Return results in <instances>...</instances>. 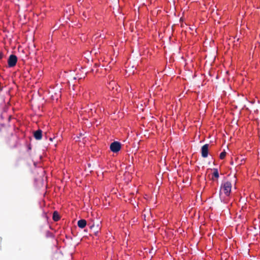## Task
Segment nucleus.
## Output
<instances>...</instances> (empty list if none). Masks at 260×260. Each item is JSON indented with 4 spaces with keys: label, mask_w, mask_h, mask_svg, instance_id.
I'll return each instance as SVG.
<instances>
[{
    "label": "nucleus",
    "mask_w": 260,
    "mask_h": 260,
    "mask_svg": "<svg viewBox=\"0 0 260 260\" xmlns=\"http://www.w3.org/2000/svg\"><path fill=\"white\" fill-rule=\"evenodd\" d=\"M94 227V224H93L92 225L90 226V228H93Z\"/></svg>",
    "instance_id": "12"
},
{
    "label": "nucleus",
    "mask_w": 260,
    "mask_h": 260,
    "mask_svg": "<svg viewBox=\"0 0 260 260\" xmlns=\"http://www.w3.org/2000/svg\"><path fill=\"white\" fill-rule=\"evenodd\" d=\"M50 139V140L51 141H52V140H53V139H52V138H50V139Z\"/></svg>",
    "instance_id": "16"
},
{
    "label": "nucleus",
    "mask_w": 260,
    "mask_h": 260,
    "mask_svg": "<svg viewBox=\"0 0 260 260\" xmlns=\"http://www.w3.org/2000/svg\"><path fill=\"white\" fill-rule=\"evenodd\" d=\"M3 57V54L2 53H0V59L2 58Z\"/></svg>",
    "instance_id": "11"
},
{
    "label": "nucleus",
    "mask_w": 260,
    "mask_h": 260,
    "mask_svg": "<svg viewBox=\"0 0 260 260\" xmlns=\"http://www.w3.org/2000/svg\"><path fill=\"white\" fill-rule=\"evenodd\" d=\"M209 151V144H206L203 145L201 148L202 156L204 158H206L208 155Z\"/></svg>",
    "instance_id": "4"
},
{
    "label": "nucleus",
    "mask_w": 260,
    "mask_h": 260,
    "mask_svg": "<svg viewBox=\"0 0 260 260\" xmlns=\"http://www.w3.org/2000/svg\"><path fill=\"white\" fill-rule=\"evenodd\" d=\"M213 177H214V178H215L216 179H218L219 178V173H218V169H216V168H214L213 169Z\"/></svg>",
    "instance_id": "8"
},
{
    "label": "nucleus",
    "mask_w": 260,
    "mask_h": 260,
    "mask_svg": "<svg viewBox=\"0 0 260 260\" xmlns=\"http://www.w3.org/2000/svg\"><path fill=\"white\" fill-rule=\"evenodd\" d=\"M52 218L54 221H57L60 219V216L57 211H55L53 212Z\"/></svg>",
    "instance_id": "7"
},
{
    "label": "nucleus",
    "mask_w": 260,
    "mask_h": 260,
    "mask_svg": "<svg viewBox=\"0 0 260 260\" xmlns=\"http://www.w3.org/2000/svg\"><path fill=\"white\" fill-rule=\"evenodd\" d=\"M226 152L225 151L222 152L220 154V155H219V157L221 159H223L225 158V156H226Z\"/></svg>",
    "instance_id": "9"
},
{
    "label": "nucleus",
    "mask_w": 260,
    "mask_h": 260,
    "mask_svg": "<svg viewBox=\"0 0 260 260\" xmlns=\"http://www.w3.org/2000/svg\"><path fill=\"white\" fill-rule=\"evenodd\" d=\"M121 145L120 143L117 141L112 143L110 146V150L114 153L118 152L121 149Z\"/></svg>",
    "instance_id": "2"
},
{
    "label": "nucleus",
    "mask_w": 260,
    "mask_h": 260,
    "mask_svg": "<svg viewBox=\"0 0 260 260\" xmlns=\"http://www.w3.org/2000/svg\"><path fill=\"white\" fill-rule=\"evenodd\" d=\"M110 86L109 87V88H112V89H114V85H116L115 82L113 81H112L109 83Z\"/></svg>",
    "instance_id": "10"
},
{
    "label": "nucleus",
    "mask_w": 260,
    "mask_h": 260,
    "mask_svg": "<svg viewBox=\"0 0 260 260\" xmlns=\"http://www.w3.org/2000/svg\"><path fill=\"white\" fill-rule=\"evenodd\" d=\"M34 136L36 140H41L42 137V131L41 129L35 131L34 134Z\"/></svg>",
    "instance_id": "5"
},
{
    "label": "nucleus",
    "mask_w": 260,
    "mask_h": 260,
    "mask_svg": "<svg viewBox=\"0 0 260 260\" xmlns=\"http://www.w3.org/2000/svg\"><path fill=\"white\" fill-rule=\"evenodd\" d=\"M87 222L85 219H80L78 221L77 225L81 229H83L85 227L86 225Z\"/></svg>",
    "instance_id": "6"
},
{
    "label": "nucleus",
    "mask_w": 260,
    "mask_h": 260,
    "mask_svg": "<svg viewBox=\"0 0 260 260\" xmlns=\"http://www.w3.org/2000/svg\"><path fill=\"white\" fill-rule=\"evenodd\" d=\"M116 90H117V87L116 85Z\"/></svg>",
    "instance_id": "17"
},
{
    "label": "nucleus",
    "mask_w": 260,
    "mask_h": 260,
    "mask_svg": "<svg viewBox=\"0 0 260 260\" xmlns=\"http://www.w3.org/2000/svg\"><path fill=\"white\" fill-rule=\"evenodd\" d=\"M83 15L85 16V17H86V14H85V12L83 13Z\"/></svg>",
    "instance_id": "14"
},
{
    "label": "nucleus",
    "mask_w": 260,
    "mask_h": 260,
    "mask_svg": "<svg viewBox=\"0 0 260 260\" xmlns=\"http://www.w3.org/2000/svg\"><path fill=\"white\" fill-rule=\"evenodd\" d=\"M17 61V57L15 55L11 54L10 55L8 60V63L9 67H14Z\"/></svg>",
    "instance_id": "3"
},
{
    "label": "nucleus",
    "mask_w": 260,
    "mask_h": 260,
    "mask_svg": "<svg viewBox=\"0 0 260 260\" xmlns=\"http://www.w3.org/2000/svg\"><path fill=\"white\" fill-rule=\"evenodd\" d=\"M83 15L85 16V17H86V14H85V12L83 13Z\"/></svg>",
    "instance_id": "13"
},
{
    "label": "nucleus",
    "mask_w": 260,
    "mask_h": 260,
    "mask_svg": "<svg viewBox=\"0 0 260 260\" xmlns=\"http://www.w3.org/2000/svg\"><path fill=\"white\" fill-rule=\"evenodd\" d=\"M231 188L232 183L231 182L226 181L222 183L219 191V198L221 202H224L222 193H223L226 197L229 196L231 193Z\"/></svg>",
    "instance_id": "1"
},
{
    "label": "nucleus",
    "mask_w": 260,
    "mask_h": 260,
    "mask_svg": "<svg viewBox=\"0 0 260 260\" xmlns=\"http://www.w3.org/2000/svg\"><path fill=\"white\" fill-rule=\"evenodd\" d=\"M83 15L85 16V17H86V14H85V12L83 13Z\"/></svg>",
    "instance_id": "15"
},
{
    "label": "nucleus",
    "mask_w": 260,
    "mask_h": 260,
    "mask_svg": "<svg viewBox=\"0 0 260 260\" xmlns=\"http://www.w3.org/2000/svg\"><path fill=\"white\" fill-rule=\"evenodd\" d=\"M212 180H214V178H213V177H212Z\"/></svg>",
    "instance_id": "18"
}]
</instances>
